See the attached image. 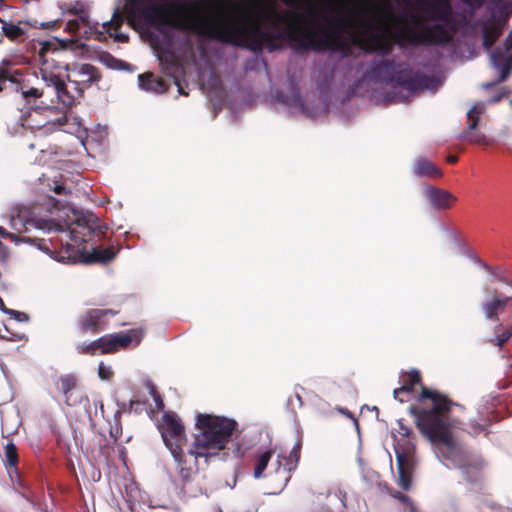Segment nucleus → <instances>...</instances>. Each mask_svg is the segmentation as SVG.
Here are the masks:
<instances>
[{
  "instance_id": "nucleus-26",
  "label": "nucleus",
  "mask_w": 512,
  "mask_h": 512,
  "mask_svg": "<svg viewBox=\"0 0 512 512\" xmlns=\"http://www.w3.org/2000/svg\"><path fill=\"white\" fill-rule=\"evenodd\" d=\"M467 118H468V131H465L461 138L464 141H468L471 143H478L480 141V135L478 132H472L474 131L477 126L478 122L480 120V106L478 103L474 104L468 111H467Z\"/></svg>"
},
{
  "instance_id": "nucleus-61",
  "label": "nucleus",
  "mask_w": 512,
  "mask_h": 512,
  "mask_svg": "<svg viewBox=\"0 0 512 512\" xmlns=\"http://www.w3.org/2000/svg\"><path fill=\"white\" fill-rule=\"evenodd\" d=\"M38 248L44 252H50L49 248L46 245L38 244Z\"/></svg>"
},
{
  "instance_id": "nucleus-13",
  "label": "nucleus",
  "mask_w": 512,
  "mask_h": 512,
  "mask_svg": "<svg viewBox=\"0 0 512 512\" xmlns=\"http://www.w3.org/2000/svg\"><path fill=\"white\" fill-rule=\"evenodd\" d=\"M300 443H296L288 457H284L282 454H278L271 466L274 469L275 476L279 480V491L274 492L275 494L280 493L287 486L291 479V472L294 471L299 463L300 459Z\"/></svg>"
},
{
  "instance_id": "nucleus-32",
  "label": "nucleus",
  "mask_w": 512,
  "mask_h": 512,
  "mask_svg": "<svg viewBox=\"0 0 512 512\" xmlns=\"http://www.w3.org/2000/svg\"><path fill=\"white\" fill-rule=\"evenodd\" d=\"M255 55L248 59L244 63V70L248 71H260L261 69L268 71V64L266 60L260 55V53L254 52Z\"/></svg>"
},
{
  "instance_id": "nucleus-30",
  "label": "nucleus",
  "mask_w": 512,
  "mask_h": 512,
  "mask_svg": "<svg viewBox=\"0 0 512 512\" xmlns=\"http://www.w3.org/2000/svg\"><path fill=\"white\" fill-rule=\"evenodd\" d=\"M444 230L446 231L447 235L453 241V243L455 245V248H456L458 253L466 256L468 259L472 260L474 263H479L480 262L479 257L475 253L471 252L466 247V245L459 239L457 233L454 230H452L450 228H447V227H445Z\"/></svg>"
},
{
  "instance_id": "nucleus-56",
  "label": "nucleus",
  "mask_w": 512,
  "mask_h": 512,
  "mask_svg": "<svg viewBox=\"0 0 512 512\" xmlns=\"http://www.w3.org/2000/svg\"><path fill=\"white\" fill-rule=\"evenodd\" d=\"M175 85L177 86L178 93L180 95H188L187 92L184 90L183 86L181 85L180 81L178 79H175L174 81Z\"/></svg>"
},
{
  "instance_id": "nucleus-18",
  "label": "nucleus",
  "mask_w": 512,
  "mask_h": 512,
  "mask_svg": "<svg viewBox=\"0 0 512 512\" xmlns=\"http://www.w3.org/2000/svg\"><path fill=\"white\" fill-rule=\"evenodd\" d=\"M112 309H90L79 317L82 330L98 333L107 327L108 319L116 315Z\"/></svg>"
},
{
  "instance_id": "nucleus-36",
  "label": "nucleus",
  "mask_w": 512,
  "mask_h": 512,
  "mask_svg": "<svg viewBox=\"0 0 512 512\" xmlns=\"http://www.w3.org/2000/svg\"><path fill=\"white\" fill-rule=\"evenodd\" d=\"M2 31L4 35L11 40L18 39L25 34V31L19 25L6 22L2 25Z\"/></svg>"
},
{
  "instance_id": "nucleus-10",
  "label": "nucleus",
  "mask_w": 512,
  "mask_h": 512,
  "mask_svg": "<svg viewBox=\"0 0 512 512\" xmlns=\"http://www.w3.org/2000/svg\"><path fill=\"white\" fill-rule=\"evenodd\" d=\"M402 438L396 439L394 452L396 456V467L398 471V485L403 490H409L412 482V473L416 466L415 444L410 440L412 433L408 427L399 422Z\"/></svg>"
},
{
  "instance_id": "nucleus-27",
  "label": "nucleus",
  "mask_w": 512,
  "mask_h": 512,
  "mask_svg": "<svg viewBox=\"0 0 512 512\" xmlns=\"http://www.w3.org/2000/svg\"><path fill=\"white\" fill-rule=\"evenodd\" d=\"M3 462L7 469L10 479L12 481H14V478H19V472H18V466H17L18 465L17 447L12 441H9L4 447Z\"/></svg>"
},
{
  "instance_id": "nucleus-17",
  "label": "nucleus",
  "mask_w": 512,
  "mask_h": 512,
  "mask_svg": "<svg viewBox=\"0 0 512 512\" xmlns=\"http://www.w3.org/2000/svg\"><path fill=\"white\" fill-rule=\"evenodd\" d=\"M317 502L323 505V509L329 512H353L354 506L348 500L346 492L340 488H334L327 493H319L317 495Z\"/></svg>"
},
{
  "instance_id": "nucleus-42",
  "label": "nucleus",
  "mask_w": 512,
  "mask_h": 512,
  "mask_svg": "<svg viewBox=\"0 0 512 512\" xmlns=\"http://www.w3.org/2000/svg\"><path fill=\"white\" fill-rule=\"evenodd\" d=\"M296 404H297L298 408H301L303 406L302 398L298 392H295V394L292 397L288 398L287 408L290 411L294 412L295 408H296Z\"/></svg>"
},
{
  "instance_id": "nucleus-34",
  "label": "nucleus",
  "mask_w": 512,
  "mask_h": 512,
  "mask_svg": "<svg viewBox=\"0 0 512 512\" xmlns=\"http://www.w3.org/2000/svg\"><path fill=\"white\" fill-rule=\"evenodd\" d=\"M102 342L103 341L100 338H98L94 341H91V342H83V343L77 345V350L79 353H82V354L95 355L98 352L101 353Z\"/></svg>"
},
{
  "instance_id": "nucleus-15",
  "label": "nucleus",
  "mask_w": 512,
  "mask_h": 512,
  "mask_svg": "<svg viewBox=\"0 0 512 512\" xmlns=\"http://www.w3.org/2000/svg\"><path fill=\"white\" fill-rule=\"evenodd\" d=\"M512 310V296H507L498 290L489 291L482 303L484 317L493 322H500V316Z\"/></svg>"
},
{
  "instance_id": "nucleus-39",
  "label": "nucleus",
  "mask_w": 512,
  "mask_h": 512,
  "mask_svg": "<svg viewBox=\"0 0 512 512\" xmlns=\"http://www.w3.org/2000/svg\"><path fill=\"white\" fill-rule=\"evenodd\" d=\"M0 237L2 238H9L12 242L18 244L20 242H32L31 238L27 237H20L16 233L8 232L5 228L0 226Z\"/></svg>"
},
{
  "instance_id": "nucleus-20",
  "label": "nucleus",
  "mask_w": 512,
  "mask_h": 512,
  "mask_svg": "<svg viewBox=\"0 0 512 512\" xmlns=\"http://www.w3.org/2000/svg\"><path fill=\"white\" fill-rule=\"evenodd\" d=\"M22 76L23 75L20 71L15 70L14 75L9 76V83L13 86V89L16 92H21L20 97L21 100L25 102V107L21 108L20 110L25 114H30L32 110L39 108L35 102L42 94L37 88L34 87L24 89Z\"/></svg>"
},
{
  "instance_id": "nucleus-48",
  "label": "nucleus",
  "mask_w": 512,
  "mask_h": 512,
  "mask_svg": "<svg viewBox=\"0 0 512 512\" xmlns=\"http://www.w3.org/2000/svg\"><path fill=\"white\" fill-rule=\"evenodd\" d=\"M5 331H6V333H9L10 336L2 335L1 337L6 338V339H8L10 341H17V340H22V339L26 338L25 334H13V333H10V331H9V329L7 327H5Z\"/></svg>"
},
{
  "instance_id": "nucleus-64",
  "label": "nucleus",
  "mask_w": 512,
  "mask_h": 512,
  "mask_svg": "<svg viewBox=\"0 0 512 512\" xmlns=\"http://www.w3.org/2000/svg\"><path fill=\"white\" fill-rule=\"evenodd\" d=\"M485 88H490L491 87V84H486L484 85Z\"/></svg>"
},
{
  "instance_id": "nucleus-37",
  "label": "nucleus",
  "mask_w": 512,
  "mask_h": 512,
  "mask_svg": "<svg viewBox=\"0 0 512 512\" xmlns=\"http://www.w3.org/2000/svg\"><path fill=\"white\" fill-rule=\"evenodd\" d=\"M145 387L148 389L149 391V394L151 395V397L153 398L154 402H155V406L158 410H163L164 409V402L162 400V397L161 395L159 394V392L157 391V388L156 386L154 385V383L151 381V380H147L145 382Z\"/></svg>"
},
{
  "instance_id": "nucleus-59",
  "label": "nucleus",
  "mask_w": 512,
  "mask_h": 512,
  "mask_svg": "<svg viewBox=\"0 0 512 512\" xmlns=\"http://www.w3.org/2000/svg\"><path fill=\"white\" fill-rule=\"evenodd\" d=\"M159 61H160V64L161 65H164L165 64V68L166 69H169L170 66H173L174 65V62L173 61H170L169 63L164 61L163 58L159 57Z\"/></svg>"
},
{
  "instance_id": "nucleus-41",
  "label": "nucleus",
  "mask_w": 512,
  "mask_h": 512,
  "mask_svg": "<svg viewBox=\"0 0 512 512\" xmlns=\"http://www.w3.org/2000/svg\"><path fill=\"white\" fill-rule=\"evenodd\" d=\"M58 47L60 48H66L67 47V42L65 40H60L58 38H55L53 41H45L43 43V49L49 51V50H54L56 51L58 49Z\"/></svg>"
},
{
  "instance_id": "nucleus-23",
  "label": "nucleus",
  "mask_w": 512,
  "mask_h": 512,
  "mask_svg": "<svg viewBox=\"0 0 512 512\" xmlns=\"http://www.w3.org/2000/svg\"><path fill=\"white\" fill-rule=\"evenodd\" d=\"M125 16L119 11V8H115L112 18L102 24V27L106 30L110 37L114 41L119 43H126L129 40V35L120 31V26L124 23Z\"/></svg>"
},
{
  "instance_id": "nucleus-24",
  "label": "nucleus",
  "mask_w": 512,
  "mask_h": 512,
  "mask_svg": "<svg viewBox=\"0 0 512 512\" xmlns=\"http://www.w3.org/2000/svg\"><path fill=\"white\" fill-rule=\"evenodd\" d=\"M512 339V326L496 322L486 337V343L502 350Z\"/></svg>"
},
{
  "instance_id": "nucleus-14",
  "label": "nucleus",
  "mask_w": 512,
  "mask_h": 512,
  "mask_svg": "<svg viewBox=\"0 0 512 512\" xmlns=\"http://www.w3.org/2000/svg\"><path fill=\"white\" fill-rule=\"evenodd\" d=\"M76 218L75 223L81 229L77 231L75 229L70 230V239L76 243L88 242L94 234L104 235L107 228L101 225L100 220L92 213L87 215L77 214L73 211Z\"/></svg>"
},
{
  "instance_id": "nucleus-11",
  "label": "nucleus",
  "mask_w": 512,
  "mask_h": 512,
  "mask_svg": "<svg viewBox=\"0 0 512 512\" xmlns=\"http://www.w3.org/2000/svg\"><path fill=\"white\" fill-rule=\"evenodd\" d=\"M358 463L361 467L362 480L372 492L380 496H390L391 498L397 499L406 504L403 512H417L416 507L406 494L390 488L388 484L381 479V476L377 471L364 465L362 458H358Z\"/></svg>"
},
{
  "instance_id": "nucleus-49",
  "label": "nucleus",
  "mask_w": 512,
  "mask_h": 512,
  "mask_svg": "<svg viewBox=\"0 0 512 512\" xmlns=\"http://www.w3.org/2000/svg\"><path fill=\"white\" fill-rule=\"evenodd\" d=\"M482 268H484L489 274H491L493 279L500 280V276L498 273L494 271V269L489 266L487 263L483 262L481 263Z\"/></svg>"
},
{
  "instance_id": "nucleus-4",
  "label": "nucleus",
  "mask_w": 512,
  "mask_h": 512,
  "mask_svg": "<svg viewBox=\"0 0 512 512\" xmlns=\"http://www.w3.org/2000/svg\"><path fill=\"white\" fill-rule=\"evenodd\" d=\"M390 47L379 46L376 50L366 46L363 51L367 54L377 52L369 63L361 79L356 80L347 90L346 99L361 93L363 85L369 81L385 83L392 87V90L382 96L383 105L406 103L409 95L396 91L397 88L406 90L409 94L421 90L436 91L442 84L440 76H428L420 71L414 72L407 64L395 60L385 59L390 53Z\"/></svg>"
},
{
  "instance_id": "nucleus-58",
  "label": "nucleus",
  "mask_w": 512,
  "mask_h": 512,
  "mask_svg": "<svg viewBox=\"0 0 512 512\" xmlns=\"http://www.w3.org/2000/svg\"><path fill=\"white\" fill-rule=\"evenodd\" d=\"M506 45H507V49H512V28H511V31L509 32L508 36L506 37Z\"/></svg>"
},
{
  "instance_id": "nucleus-45",
  "label": "nucleus",
  "mask_w": 512,
  "mask_h": 512,
  "mask_svg": "<svg viewBox=\"0 0 512 512\" xmlns=\"http://www.w3.org/2000/svg\"><path fill=\"white\" fill-rule=\"evenodd\" d=\"M509 93L505 87H502L500 91H498L495 95H493L490 99L487 100V103H497L501 101L503 98L508 97Z\"/></svg>"
},
{
  "instance_id": "nucleus-21",
  "label": "nucleus",
  "mask_w": 512,
  "mask_h": 512,
  "mask_svg": "<svg viewBox=\"0 0 512 512\" xmlns=\"http://www.w3.org/2000/svg\"><path fill=\"white\" fill-rule=\"evenodd\" d=\"M492 66L499 72V82L505 81L512 68V49H507L505 44V52L496 49L490 55Z\"/></svg>"
},
{
  "instance_id": "nucleus-7",
  "label": "nucleus",
  "mask_w": 512,
  "mask_h": 512,
  "mask_svg": "<svg viewBox=\"0 0 512 512\" xmlns=\"http://www.w3.org/2000/svg\"><path fill=\"white\" fill-rule=\"evenodd\" d=\"M63 68L69 72L66 78L47 70H41V78L65 107H71L85 89L99 80V76L97 68L91 64H66Z\"/></svg>"
},
{
  "instance_id": "nucleus-8",
  "label": "nucleus",
  "mask_w": 512,
  "mask_h": 512,
  "mask_svg": "<svg viewBox=\"0 0 512 512\" xmlns=\"http://www.w3.org/2000/svg\"><path fill=\"white\" fill-rule=\"evenodd\" d=\"M188 4L189 0H126L124 9L131 22L147 29H157L170 44L172 33L162 24V5L183 13Z\"/></svg>"
},
{
  "instance_id": "nucleus-47",
  "label": "nucleus",
  "mask_w": 512,
  "mask_h": 512,
  "mask_svg": "<svg viewBox=\"0 0 512 512\" xmlns=\"http://www.w3.org/2000/svg\"><path fill=\"white\" fill-rule=\"evenodd\" d=\"M80 24H82L78 19H72L67 21L66 30L72 33H78L80 31Z\"/></svg>"
},
{
  "instance_id": "nucleus-9",
  "label": "nucleus",
  "mask_w": 512,
  "mask_h": 512,
  "mask_svg": "<svg viewBox=\"0 0 512 512\" xmlns=\"http://www.w3.org/2000/svg\"><path fill=\"white\" fill-rule=\"evenodd\" d=\"M482 46L491 47L503 33L512 16V0H482Z\"/></svg>"
},
{
  "instance_id": "nucleus-60",
  "label": "nucleus",
  "mask_w": 512,
  "mask_h": 512,
  "mask_svg": "<svg viewBox=\"0 0 512 512\" xmlns=\"http://www.w3.org/2000/svg\"><path fill=\"white\" fill-rule=\"evenodd\" d=\"M447 161H448L449 163H451V164L456 163V161H457V157H456V156H454V155H450V156H448Z\"/></svg>"
},
{
  "instance_id": "nucleus-33",
  "label": "nucleus",
  "mask_w": 512,
  "mask_h": 512,
  "mask_svg": "<svg viewBox=\"0 0 512 512\" xmlns=\"http://www.w3.org/2000/svg\"><path fill=\"white\" fill-rule=\"evenodd\" d=\"M70 14H73L75 15L78 19V21H80L84 26H87L89 27L90 29L93 28L95 25H98V23H95V24H91V21H90V15H89V12L88 10L85 8L84 5H74L72 6L69 11H68Z\"/></svg>"
},
{
  "instance_id": "nucleus-5",
  "label": "nucleus",
  "mask_w": 512,
  "mask_h": 512,
  "mask_svg": "<svg viewBox=\"0 0 512 512\" xmlns=\"http://www.w3.org/2000/svg\"><path fill=\"white\" fill-rule=\"evenodd\" d=\"M465 8L454 12L449 1L431 6L427 10L428 18L433 22L423 27L421 37L428 45L447 46L453 43L457 33L469 35L476 30L478 21L472 23V17L480 8V0H460Z\"/></svg>"
},
{
  "instance_id": "nucleus-40",
  "label": "nucleus",
  "mask_w": 512,
  "mask_h": 512,
  "mask_svg": "<svg viewBox=\"0 0 512 512\" xmlns=\"http://www.w3.org/2000/svg\"><path fill=\"white\" fill-rule=\"evenodd\" d=\"M98 376L103 381H109L113 377V370L110 365L100 362L98 365Z\"/></svg>"
},
{
  "instance_id": "nucleus-35",
  "label": "nucleus",
  "mask_w": 512,
  "mask_h": 512,
  "mask_svg": "<svg viewBox=\"0 0 512 512\" xmlns=\"http://www.w3.org/2000/svg\"><path fill=\"white\" fill-rule=\"evenodd\" d=\"M76 386V377L72 374H65L60 377L59 389L66 396V403L68 402V393Z\"/></svg>"
},
{
  "instance_id": "nucleus-55",
  "label": "nucleus",
  "mask_w": 512,
  "mask_h": 512,
  "mask_svg": "<svg viewBox=\"0 0 512 512\" xmlns=\"http://www.w3.org/2000/svg\"><path fill=\"white\" fill-rule=\"evenodd\" d=\"M128 489H129V487H126V491H127V502H129V503H130V504H129V506H130V508H131V509H133V508H132V498H133V496H132V492L134 491V487H133L132 485L130 486V492L128 491Z\"/></svg>"
},
{
  "instance_id": "nucleus-22",
  "label": "nucleus",
  "mask_w": 512,
  "mask_h": 512,
  "mask_svg": "<svg viewBox=\"0 0 512 512\" xmlns=\"http://www.w3.org/2000/svg\"><path fill=\"white\" fill-rule=\"evenodd\" d=\"M425 197L430 205L437 210L448 209L456 201V197L449 191L427 185L425 188Z\"/></svg>"
},
{
  "instance_id": "nucleus-1",
  "label": "nucleus",
  "mask_w": 512,
  "mask_h": 512,
  "mask_svg": "<svg viewBox=\"0 0 512 512\" xmlns=\"http://www.w3.org/2000/svg\"><path fill=\"white\" fill-rule=\"evenodd\" d=\"M354 16L350 15L349 24L346 16L336 13L326 18V28H310L305 33L294 26L282 27L278 22L269 20L265 27L259 24L248 23L241 18L221 20L217 22L212 31V37L223 44L248 49L261 53L266 47L274 52L288 46L297 54L308 52L339 55L341 59L352 55V49L342 34L348 27L352 29Z\"/></svg>"
},
{
  "instance_id": "nucleus-28",
  "label": "nucleus",
  "mask_w": 512,
  "mask_h": 512,
  "mask_svg": "<svg viewBox=\"0 0 512 512\" xmlns=\"http://www.w3.org/2000/svg\"><path fill=\"white\" fill-rule=\"evenodd\" d=\"M414 176L419 178H437L441 176V171L428 159L418 158L412 168Z\"/></svg>"
},
{
  "instance_id": "nucleus-62",
  "label": "nucleus",
  "mask_w": 512,
  "mask_h": 512,
  "mask_svg": "<svg viewBox=\"0 0 512 512\" xmlns=\"http://www.w3.org/2000/svg\"><path fill=\"white\" fill-rule=\"evenodd\" d=\"M369 30H370V26L365 25L364 26V32L367 34L369 32Z\"/></svg>"
},
{
  "instance_id": "nucleus-12",
  "label": "nucleus",
  "mask_w": 512,
  "mask_h": 512,
  "mask_svg": "<svg viewBox=\"0 0 512 512\" xmlns=\"http://www.w3.org/2000/svg\"><path fill=\"white\" fill-rule=\"evenodd\" d=\"M10 227L18 233L29 232L32 229H38L50 232L58 228L52 220L35 217L30 208L24 205L14 207L10 214Z\"/></svg>"
},
{
  "instance_id": "nucleus-57",
  "label": "nucleus",
  "mask_w": 512,
  "mask_h": 512,
  "mask_svg": "<svg viewBox=\"0 0 512 512\" xmlns=\"http://www.w3.org/2000/svg\"><path fill=\"white\" fill-rule=\"evenodd\" d=\"M482 505H486L488 508H490L492 511L496 510V509H501L500 506L496 507L492 502H488L486 500H483L482 499Z\"/></svg>"
},
{
  "instance_id": "nucleus-44",
  "label": "nucleus",
  "mask_w": 512,
  "mask_h": 512,
  "mask_svg": "<svg viewBox=\"0 0 512 512\" xmlns=\"http://www.w3.org/2000/svg\"><path fill=\"white\" fill-rule=\"evenodd\" d=\"M172 28L177 31L185 32V33H189L192 31L191 25L184 22L183 20L174 21L172 23Z\"/></svg>"
},
{
  "instance_id": "nucleus-25",
  "label": "nucleus",
  "mask_w": 512,
  "mask_h": 512,
  "mask_svg": "<svg viewBox=\"0 0 512 512\" xmlns=\"http://www.w3.org/2000/svg\"><path fill=\"white\" fill-rule=\"evenodd\" d=\"M137 79L139 89L145 92L160 95L168 90V85L164 81L155 78L152 73L139 74Z\"/></svg>"
},
{
  "instance_id": "nucleus-51",
  "label": "nucleus",
  "mask_w": 512,
  "mask_h": 512,
  "mask_svg": "<svg viewBox=\"0 0 512 512\" xmlns=\"http://www.w3.org/2000/svg\"><path fill=\"white\" fill-rule=\"evenodd\" d=\"M53 190L58 195L67 194L68 193L67 188L63 184H57L56 183L54 188H53Z\"/></svg>"
},
{
  "instance_id": "nucleus-63",
  "label": "nucleus",
  "mask_w": 512,
  "mask_h": 512,
  "mask_svg": "<svg viewBox=\"0 0 512 512\" xmlns=\"http://www.w3.org/2000/svg\"><path fill=\"white\" fill-rule=\"evenodd\" d=\"M413 38H414V43H417L419 37L418 36H414Z\"/></svg>"
},
{
  "instance_id": "nucleus-52",
  "label": "nucleus",
  "mask_w": 512,
  "mask_h": 512,
  "mask_svg": "<svg viewBox=\"0 0 512 512\" xmlns=\"http://www.w3.org/2000/svg\"><path fill=\"white\" fill-rule=\"evenodd\" d=\"M341 412H342L345 416H347V417H349V418H351V419L353 420L354 425H355V427H356L357 431H359L358 421L355 419V417H354V415L352 414V412H350V411H349V410H347V409H341Z\"/></svg>"
},
{
  "instance_id": "nucleus-19",
  "label": "nucleus",
  "mask_w": 512,
  "mask_h": 512,
  "mask_svg": "<svg viewBox=\"0 0 512 512\" xmlns=\"http://www.w3.org/2000/svg\"><path fill=\"white\" fill-rule=\"evenodd\" d=\"M275 451L271 447L258 448L253 454L254 469L253 477L255 479H261L265 477H272L273 481L277 483V489L279 490V480L275 476L274 469L271 466V460Z\"/></svg>"
},
{
  "instance_id": "nucleus-43",
  "label": "nucleus",
  "mask_w": 512,
  "mask_h": 512,
  "mask_svg": "<svg viewBox=\"0 0 512 512\" xmlns=\"http://www.w3.org/2000/svg\"><path fill=\"white\" fill-rule=\"evenodd\" d=\"M4 314L11 316L17 322H28L29 321V315L25 312L11 309L9 311H4Z\"/></svg>"
},
{
  "instance_id": "nucleus-16",
  "label": "nucleus",
  "mask_w": 512,
  "mask_h": 512,
  "mask_svg": "<svg viewBox=\"0 0 512 512\" xmlns=\"http://www.w3.org/2000/svg\"><path fill=\"white\" fill-rule=\"evenodd\" d=\"M143 331L140 329H131L126 333L107 334L100 339L103 341L101 344V354H108L117 351L119 348L128 347L133 341L139 343L143 338Z\"/></svg>"
},
{
  "instance_id": "nucleus-2",
  "label": "nucleus",
  "mask_w": 512,
  "mask_h": 512,
  "mask_svg": "<svg viewBox=\"0 0 512 512\" xmlns=\"http://www.w3.org/2000/svg\"><path fill=\"white\" fill-rule=\"evenodd\" d=\"M162 421L161 436L179 470L182 491L188 497H195L202 491L198 485L193 484L198 477V470L195 468L197 459L218 456L219 451L225 449L231 440L238 424L234 419L223 416L198 414L195 424L198 433L194 435V449L188 450L186 455L183 449L186 444L184 425L177 415L164 412Z\"/></svg>"
},
{
  "instance_id": "nucleus-6",
  "label": "nucleus",
  "mask_w": 512,
  "mask_h": 512,
  "mask_svg": "<svg viewBox=\"0 0 512 512\" xmlns=\"http://www.w3.org/2000/svg\"><path fill=\"white\" fill-rule=\"evenodd\" d=\"M335 72L333 69L323 68L319 71L316 84L322 107H309L300 93L299 81L289 72L287 74L288 92L276 90L274 100L286 106L291 114H303L309 118H316L321 113H328L332 99Z\"/></svg>"
},
{
  "instance_id": "nucleus-31",
  "label": "nucleus",
  "mask_w": 512,
  "mask_h": 512,
  "mask_svg": "<svg viewBox=\"0 0 512 512\" xmlns=\"http://www.w3.org/2000/svg\"><path fill=\"white\" fill-rule=\"evenodd\" d=\"M116 255L117 251L113 247H108L104 249L96 247L92 249L93 262L105 264L113 260L116 257Z\"/></svg>"
},
{
  "instance_id": "nucleus-54",
  "label": "nucleus",
  "mask_w": 512,
  "mask_h": 512,
  "mask_svg": "<svg viewBox=\"0 0 512 512\" xmlns=\"http://www.w3.org/2000/svg\"><path fill=\"white\" fill-rule=\"evenodd\" d=\"M7 259V252L2 242L0 241V262H4Z\"/></svg>"
},
{
  "instance_id": "nucleus-29",
  "label": "nucleus",
  "mask_w": 512,
  "mask_h": 512,
  "mask_svg": "<svg viewBox=\"0 0 512 512\" xmlns=\"http://www.w3.org/2000/svg\"><path fill=\"white\" fill-rule=\"evenodd\" d=\"M421 381V376L418 370L413 369L408 375L405 376L401 387L394 389L393 396L396 400L403 402L404 400L399 398V394L407 393L410 394L414 390V386Z\"/></svg>"
},
{
  "instance_id": "nucleus-38",
  "label": "nucleus",
  "mask_w": 512,
  "mask_h": 512,
  "mask_svg": "<svg viewBox=\"0 0 512 512\" xmlns=\"http://www.w3.org/2000/svg\"><path fill=\"white\" fill-rule=\"evenodd\" d=\"M108 66L115 70H126L130 72H133L135 70V67L132 66L130 63L114 57H110Z\"/></svg>"
},
{
  "instance_id": "nucleus-3",
  "label": "nucleus",
  "mask_w": 512,
  "mask_h": 512,
  "mask_svg": "<svg viewBox=\"0 0 512 512\" xmlns=\"http://www.w3.org/2000/svg\"><path fill=\"white\" fill-rule=\"evenodd\" d=\"M430 400L429 406H410L409 413L414 417L420 433L434 448L436 457L443 462L448 460L453 468L461 472L463 481L471 490L478 492L480 487V458L467 449H461L455 442L450 421L452 402L435 390L422 386L419 401Z\"/></svg>"
},
{
  "instance_id": "nucleus-53",
  "label": "nucleus",
  "mask_w": 512,
  "mask_h": 512,
  "mask_svg": "<svg viewBox=\"0 0 512 512\" xmlns=\"http://www.w3.org/2000/svg\"><path fill=\"white\" fill-rule=\"evenodd\" d=\"M120 427L118 425H116L115 427H111L110 429V436L115 440L117 441L118 437H119V433H120Z\"/></svg>"
},
{
  "instance_id": "nucleus-50",
  "label": "nucleus",
  "mask_w": 512,
  "mask_h": 512,
  "mask_svg": "<svg viewBox=\"0 0 512 512\" xmlns=\"http://www.w3.org/2000/svg\"><path fill=\"white\" fill-rule=\"evenodd\" d=\"M58 22H59V20H53V21H48V22H41L39 27L41 29H47V30L54 29L57 26Z\"/></svg>"
},
{
  "instance_id": "nucleus-46",
  "label": "nucleus",
  "mask_w": 512,
  "mask_h": 512,
  "mask_svg": "<svg viewBox=\"0 0 512 512\" xmlns=\"http://www.w3.org/2000/svg\"><path fill=\"white\" fill-rule=\"evenodd\" d=\"M14 75V72H9L0 67V91L6 87V82H9V76Z\"/></svg>"
}]
</instances>
